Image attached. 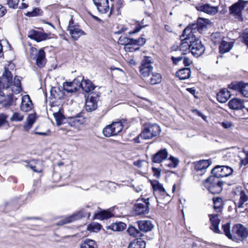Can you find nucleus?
I'll list each match as a JSON object with an SVG mask.
<instances>
[{"instance_id": "59", "label": "nucleus", "mask_w": 248, "mask_h": 248, "mask_svg": "<svg viewBox=\"0 0 248 248\" xmlns=\"http://www.w3.org/2000/svg\"><path fill=\"white\" fill-rule=\"evenodd\" d=\"M152 170L154 172V175L156 178H159L160 176V170L157 168H152Z\"/></svg>"}, {"instance_id": "8", "label": "nucleus", "mask_w": 248, "mask_h": 248, "mask_svg": "<svg viewBox=\"0 0 248 248\" xmlns=\"http://www.w3.org/2000/svg\"><path fill=\"white\" fill-rule=\"evenodd\" d=\"M209 20L206 18L199 17L196 23L189 25L185 30L184 32H188L189 34H197L198 33H202L203 29L206 27Z\"/></svg>"}, {"instance_id": "52", "label": "nucleus", "mask_w": 248, "mask_h": 248, "mask_svg": "<svg viewBox=\"0 0 248 248\" xmlns=\"http://www.w3.org/2000/svg\"><path fill=\"white\" fill-rule=\"evenodd\" d=\"M8 116L3 113L0 114V128L4 125L7 122V118Z\"/></svg>"}, {"instance_id": "22", "label": "nucleus", "mask_w": 248, "mask_h": 248, "mask_svg": "<svg viewBox=\"0 0 248 248\" xmlns=\"http://www.w3.org/2000/svg\"><path fill=\"white\" fill-rule=\"evenodd\" d=\"M32 101L28 95H25L22 97V101L20 106L22 111L28 112L32 108Z\"/></svg>"}, {"instance_id": "5", "label": "nucleus", "mask_w": 248, "mask_h": 248, "mask_svg": "<svg viewBox=\"0 0 248 248\" xmlns=\"http://www.w3.org/2000/svg\"><path fill=\"white\" fill-rule=\"evenodd\" d=\"M193 34L191 33H185L184 30L182 34L180 36V43H177L173 46L174 49L175 50H179L184 54L187 51L189 52L190 51L192 40H193Z\"/></svg>"}, {"instance_id": "7", "label": "nucleus", "mask_w": 248, "mask_h": 248, "mask_svg": "<svg viewBox=\"0 0 248 248\" xmlns=\"http://www.w3.org/2000/svg\"><path fill=\"white\" fill-rule=\"evenodd\" d=\"M30 57L31 59L35 61L36 65L39 68L43 67L46 63V53L43 48L38 50L37 48L31 47Z\"/></svg>"}, {"instance_id": "6", "label": "nucleus", "mask_w": 248, "mask_h": 248, "mask_svg": "<svg viewBox=\"0 0 248 248\" xmlns=\"http://www.w3.org/2000/svg\"><path fill=\"white\" fill-rule=\"evenodd\" d=\"M223 183L219 179L212 175L206 179L203 185L210 193L216 194L220 193L222 190Z\"/></svg>"}, {"instance_id": "39", "label": "nucleus", "mask_w": 248, "mask_h": 248, "mask_svg": "<svg viewBox=\"0 0 248 248\" xmlns=\"http://www.w3.org/2000/svg\"><path fill=\"white\" fill-rule=\"evenodd\" d=\"M214 208L217 212H221L223 208V201L221 198L217 197L213 199Z\"/></svg>"}, {"instance_id": "64", "label": "nucleus", "mask_w": 248, "mask_h": 248, "mask_svg": "<svg viewBox=\"0 0 248 248\" xmlns=\"http://www.w3.org/2000/svg\"><path fill=\"white\" fill-rule=\"evenodd\" d=\"M165 29L166 31H167L170 32L172 31L171 28L170 27L169 25H165Z\"/></svg>"}, {"instance_id": "30", "label": "nucleus", "mask_w": 248, "mask_h": 248, "mask_svg": "<svg viewBox=\"0 0 248 248\" xmlns=\"http://www.w3.org/2000/svg\"><path fill=\"white\" fill-rule=\"evenodd\" d=\"M230 108L232 109H241L245 108L243 101L238 98H234L228 103Z\"/></svg>"}, {"instance_id": "57", "label": "nucleus", "mask_w": 248, "mask_h": 248, "mask_svg": "<svg viewBox=\"0 0 248 248\" xmlns=\"http://www.w3.org/2000/svg\"><path fill=\"white\" fill-rule=\"evenodd\" d=\"M88 228L90 230L95 232V230H99L100 229V225L99 224H96L94 225H90L88 226Z\"/></svg>"}, {"instance_id": "10", "label": "nucleus", "mask_w": 248, "mask_h": 248, "mask_svg": "<svg viewBox=\"0 0 248 248\" xmlns=\"http://www.w3.org/2000/svg\"><path fill=\"white\" fill-rule=\"evenodd\" d=\"M123 126L122 122H113L111 124L107 125L103 130L105 136L110 137L118 135L122 131Z\"/></svg>"}, {"instance_id": "27", "label": "nucleus", "mask_w": 248, "mask_h": 248, "mask_svg": "<svg viewBox=\"0 0 248 248\" xmlns=\"http://www.w3.org/2000/svg\"><path fill=\"white\" fill-rule=\"evenodd\" d=\"M230 96V93L226 89H222L220 90L219 92L217 94V100L218 101L222 103L226 102Z\"/></svg>"}, {"instance_id": "60", "label": "nucleus", "mask_w": 248, "mask_h": 248, "mask_svg": "<svg viewBox=\"0 0 248 248\" xmlns=\"http://www.w3.org/2000/svg\"><path fill=\"white\" fill-rule=\"evenodd\" d=\"M246 157L241 160V164L242 165H246L248 164V152H245Z\"/></svg>"}, {"instance_id": "47", "label": "nucleus", "mask_w": 248, "mask_h": 248, "mask_svg": "<svg viewBox=\"0 0 248 248\" xmlns=\"http://www.w3.org/2000/svg\"><path fill=\"white\" fill-rule=\"evenodd\" d=\"M24 116L19 112H15L10 118L12 122H20L23 120Z\"/></svg>"}, {"instance_id": "40", "label": "nucleus", "mask_w": 248, "mask_h": 248, "mask_svg": "<svg viewBox=\"0 0 248 248\" xmlns=\"http://www.w3.org/2000/svg\"><path fill=\"white\" fill-rule=\"evenodd\" d=\"M36 120V116L35 114H31L29 115L27 119V124L24 125V128L26 130H29L32 126V124L35 122Z\"/></svg>"}, {"instance_id": "33", "label": "nucleus", "mask_w": 248, "mask_h": 248, "mask_svg": "<svg viewBox=\"0 0 248 248\" xmlns=\"http://www.w3.org/2000/svg\"><path fill=\"white\" fill-rule=\"evenodd\" d=\"M68 31L71 37L75 40H77L81 36L86 34L83 31L79 28L78 26Z\"/></svg>"}, {"instance_id": "58", "label": "nucleus", "mask_w": 248, "mask_h": 248, "mask_svg": "<svg viewBox=\"0 0 248 248\" xmlns=\"http://www.w3.org/2000/svg\"><path fill=\"white\" fill-rule=\"evenodd\" d=\"M183 62L186 66H188L191 63V61L189 58L183 57Z\"/></svg>"}, {"instance_id": "15", "label": "nucleus", "mask_w": 248, "mask_h": 248, "mask_svg": "<svg viewBox=\"0 0 248 248\" xmlns=\"http://www.w3.org/2000/svg\"><path fill=\"white\" fill-rule=\"evenodd\" d=\"M248 3V1L238 0L229 7L230 14L233 16H240L242 15V11L244 10L246 4Z\"/></svg>"}, {"instance_id": "25", "label": "nucleus", "mask_w": 248, "mask_h": 248, "mask_svg": "<svg viewBox=\"0 0 248 248\" xmlns=\"http://www.w3.org/2000/svg\"><path fill=\"white\" fill-rule=\"evenodd\" d=\"M209 217L211 223L210 227L211 230L215 233H220V231L218 228L220 219L218 218V215L217 214H210Z\"/></svg>"}, {"instance_id": "21", "label": "nucleus", "mask_w": 248, "mask_h": 248, "mask_svg": "<svg viewBox=\"0 0 248 248\" xmlns=\"http://www.w3.org/2000/svg\"><path fill=\"white\" fill-rule=\"evenodd\" d=\"M218 7L217 5H212L207 3L196 7L197 10L204 12L208 14L215 15L218 12Z\"/></svg>"}, {"instance_id": "45", "label": "nucleus", "mask_w": 248, "mask_h": 248, "mask_svg": "<svg viewBox=\"0 0 248 248\" xmlns=\"http://www.w3.org/2000/svg\"><path fill=\"white\" fill-rule=\"evenodd\" d=\"M42 10L39 8H35L32 11L28 12L26 15L29 17H33L41 15Z\"/></svg>"}, {"instance_id": "4", "label": "nucleus", "mask_w": 248, "mask_h": 248, "mask_svg": "<svg viewBox=\"0 0 248 248\" xmlns=\"http://www.w3.org/2000/svg\"><path fill=\"white\" fill-rule=\"evenodd\" d=\"M150 198H141L137 199L133 207L132 212L135 216L148 214L150 211Z\"/></svg>"}, {"instance_id": "35", "label": "nucleus", "mask_w": 248, "mask_h": 248, "mask_svg": "<svg viewBox=\"0 0 248 248\" xmlns=\"http://www.w3.org/2000/svg\"><path fill=\"white\" fill-rule=\"evenodd\" d=\"M146 244L145 241L141 239H137L131 242L128 248H145Z\"/></svg>"}, {"instance_id": "9", "label": "nucleus", "mask_w": 248, "mask_h": 248, "mask_svg": "<svg viewBox=\"0 0 248 248\" xmlns=\"http://www.w3.org/2000/svg\"><path fill=\"white\" fill-rule=\"evenodd\" d=\"M198 34H193L191 44L190 52L195 57H199L204 52L205 47L202 41L197 37Z\"/></svg>"}, {"instance_id": "19", "label": "nucleus", "mask_w": 248, "mask_h": 248, "mask_svg": "<svg viewBox=\"0 0 248 248\" xmlns=\"http://www.w3.org/2000/svg\"><path fill=\"white\" fill-rule=\"evenodd\" d=\"M85 118L80 113L75 117L69 118L68 123L71 126L78 129L80 126L85 123Z\"/></svg>"}, {"instance_id": "63", "label": "nucleus", "mask_w": 248, "mask_h": 248, "mask_svg": "<svg viewBox=\"0 0 248 248\" xmlns=\"http://www.w3.org/2000/svg\"><path fill=\"white\" fill-rule=\"evenodd\" d=\"M28 4L25 3H22L21 6L19 7V8L21 9H24L28 7Z\"/></svg>"}, {"instance_id": "56", "label": "nucleus", "mask_w": 248, "mask_h": 248, "mask_svg": "<svg viewBox=\"0 0 248 248\" xmlns=\"http://www.w3.org/2000/svg\"><path fill=\"white\" fill-rule=\"evenodd\" d=\"M183 57L180 56V57H175L174 56L171 57V59L173 62V63L175 64H177L179 62L183 60Z\"/></svg>"}, {"instance_id": "26", "label": "nucleus", "mask_w": 248, "mask_h": 248, "mask_svg": "<svg viewBox=\"0 0 248 248\" xmlns=\"http://www.w3.org/2000/svg\"><path fill=\"white\" fill-rule=\"evenodd\" d=\"M239 199H235L234 203L235 206L240 208L243 205L248 202V195L244 190H241L239 193Z\"/></svg>"}, {"instance_id": "54", "label": "nucleus", "mask_w": 248, "mask_h": 248, "mask_svg": "<svg viewBox=\"0 0 248 248\" xmlns=\"http://www.w3.org/2000/svg\"><path fill=\"white\" fill-rule=\"evenodd\" d=\"M243 41L248 47V30H246L243 33Z\"/></svg>"}, {"instance_id": "48", "label": "nucleus", "mask_w": 248, "mask_h": 248, "mask_svg": "<svg viewBox=\"0 0 248 248\" xmlns=\"http://www.w3.org/2000/svg\"><path fill=\"white\" fill-rule=\"evenodd\" d=\"M146 42L145 38L141 37L138 39L133 38V45H138L139 46H143Z\"/></svg>"}, {"instance_id": "29", "label": "nucleus", "mask_w": 248, "mask_h": 248, "mask_svg": "<svg viewBox=\"0 0 248 248\" xmlns=\"http://www.w3.org/2000/svg\"><path fill=\"white\" fill-rule=\"evenodd\" d=\"M137 223L140 231L144 232L150 231L154 227L151 221L149 220H140Z\"/></svg>"}, {"instance_id": "50", "label": "nucleus", "mask_w": 248, "mask_h": 248, "mask_svg": "<svg viewBox=\"0 0 248 248\" xmlns=\"http://www.w3.org/2000/svg\"><path fill=\"white\" fill-rule=\"evenodd\" d=\"M241 93L245 97H248V83H243Z\"/></svg>"}, {"instance_id": "61", "label": "nucleus", "mask_w": 248, "mask_h": 248, "mask_svg": "<svg viewBox=\"0 0 248 248\" xmlns=\"http://www.w3.org/2000/svg\"><path fill=\"white\" fill-rule=\"evenodd\" d=\"M7 10L6 8L1 5H0V17L4 16Z\"/></svg>"}, {"instance_id": "17", "label": "nucleus", "mask_w": 248, "mask_h": 248, "mask_svg": "<svg viewBox=\"0 0 248 248\" xmlns=\"http://www.w3.org/2000/svg\"><path fill=\"white\" fill-rule=\"evenodd\" d=\"M94 4L97 7L99 12L102 14H105L110 10L109 15L110 16L112 13L113 10L112 7L110 9L108 0H93Z\"/></svg>"}, {"instance_id": "1", "label": "nucleus", "mask_w": 248, "mask_h": 248, "mask_svg": "<svg viewBox=\"0 0 248 248\" xmlns=\"http://www.w3.org/2000/svg\"><path fill=\"white\" fill-rule=\"evenodd\" d=\"M11 72L5 68L4 72L0 77V104L5 108L16 105L17 98L15 97L11 92L16 94L19 93L22 90L20 77L16 76L14 82Z\"/></svg>"}, {"instance_id": "13", "label": "nucleus", "mask_w": 248, "mask_h": 248, "mask_svg": "<svg viewBox=\"0 0 248 248\" xmlns=\"http://www.w3.org/2000/svg\"><path fill=\"white\" fill-rule=\"evenodd\" d=\"M233 172L232 168L227 166H217L211 171L212 176L218 178L227 177Z\"/></svg>"}, {"instance_id": "23", "label": "nucleus", "mask_w": 248, "mask_h": 248, "mask_svg": "<svg viewBox=\"0 0 248 248\" xmlns=\"http://www.w3.org/2000/svg\"><path fill=\"white\" fill-rule=\"evenodd\" d=\"M168 156V153L166 149H161L155 154L152 157V161L156 163H160L166 160Z\"/></svg>"}, {"instance_id": "12", "label": "nucleus", "mask_w": 248, "mask_h": 248, "mask_svg": "<svg viewBox=\"0 0 248 248\" xmlns=\"http://www.w3.org/2000/svg\"><path fill=\"white\" fill-rule=\"evenodd\" d=\"M153 67L152 66V59L149 57H145L142 60L140 67V72L142 77L146 79L152 74Z\"/></svg>"}, {"instance_id": "28", "label": "nucleus", "mask_w": 248, "mask_h": 248, "mask_svg": "<svg viewBox=\"0 0 248 248\" xmlns=\"http://www.w3.org/2000/svg\"><path fill=\"white\" fill-rule=\"evenodd\" d=\"M195 169L197 171H201L203 173L206 169L209 166L210 162L208 160H201L194 162Z\"/></svg>"}, {"instance_id": "16", "label": "nucleus", "mask_w": 248, "mask_h": 248, "mask_svg": "<svg viewBox=\"0 0 248 248\" xmlns=\"http://www.w3.org/2000/svg\"><path fill=\"white\" fill-rule=\"evenodd\" d=\"M50 34L35 30H31L28 31V37L40 42L50 38Z\"/></svg>"}, {"instance_id": "55", "label": "nucleus", "mask_w": 248, "mask_h": 248, "mask_svg": "<svg viewBox=\"0 0 248 248\" xmlns=\"http://www.w3.org/2000/svg\"><path fill=\"white\" fill-rule=\"evenodd\" d=\"M221 125L226 129H228L231 128L232 125V123L231 122L229 121H225L221 123Z\"/></svg>"}, {"instance_id": "36", "label": "nucleus", "mask_w": 248, "mask_h": 248, "mask_svg": "<svg viewBox=\"0 0 248 248\" xmlns=\"http://www.w3.org/2000/svg\"><path fill=\"white\" fill-rule=\"evenodd\" d=\"M79 248H97V246L94 240L87 238L80 244Z\"/></svg>"}, {"instance_id": "34", "label": "nucleus", "mask_w": 248, "mask_h": 248, "mask_svg": "<svg viewBox=\"0 0 248 248\" xmlns=\"http://www.w3.org/2000/svg\"><path fill=\"white\" fill-rule=\"evenodd\" d=\"M113 216V214L108 210H102L94 214L95 217L100 220L108 219Z\"/></svg>"}, {"instance_id": "42", "label": "nucleus", "mask_w": 248, "mask_h": 248, "mask_svg": "<svg viewBox=\"0 0 248 248\" xmlns=\"http://www.w3.org/2000/svg\"><path fill=\"white\" fill-rule=\"evenodd\" d=\"M119 41L121 45L126 46L125 48H128L127 46L133 45V38H129L125 36H121L119 38ZM128 48H130L128 47Z\"/></svg>"}, {"instance_id": "53", "label": "nucleus", "mask_w": 248, "mask_h": 248, "mask_svg": "<svg viewBox=\"0 0 248 248\" xmlns=\"http://www.w3.org/2000/svg\"><path fill=\"white\" fill-rule=\"evenodd\" d=\"M78 25L76 24H75L73 20V16H71V18L69 21L68 26L67 27V31H69L71 30V29H73L76 27H77Z\"/></svg>"}, {"instance_id": "18", "label": "nucleus", "mask_w": 248, "mask_h": 248, "mask_svg": "<svg viewBox=\"0 0 248 248\" xmlns=\"http://www.w3.org/2000/svg\"><path fill=\"white\" fill-rule=\"evenodd\" d=\"M151 185L154 190V194L157 203L160 202L159 200L160 196H164L167 193L162 184L157 181L151 182Z\"/></svg>"}, {"instance_id": "44", "label": "nucleus", "mask_w": 248, "mask_h": 248, "mask_svg": "<svg viewBox=\"0 0 248 248\" xmlns=\"http://www.w3.org/2000/svg\"><path fill=\"white\" fill-rule=\"evenodd\" d=\"M53 115L55 119L57 124L59 126L61 125L62 121L64 119V115L60 111L54 113Z\"/></svg>"}, {"instance_id": "20", "label": "nucleus", "mask_w": 248, "mask_h": 248, "mask_svg": "<svg viewBox=\"0 0 248 248\" xmlns=\"http://www.w3.org/2000/svg\"><path fill=\"white\" fill-rule=\"evenodd\" d=\"M99 100V96L98 95L93 94L88 97L86 99L85 108L89 112H91L95 110L97 107V102Z\"/></svg>"}, {"instance_id": "31", "label": "nucleus", "mask_w": 248, "mask_h": 248, "mask_svg": "<svg viewBox=\"0 0 248 248\" xmlns=\"http://www.w3.org/2000/svg\"><path fill=\"white\" fill-rule=\"evenodd\" d=\"M151 77H149L145 80L152 85H155L161 82L162 77L160 74L152 73Z\"/></svg>"}, {"instance_id": "43", "label": "nucleus", "mask_w": 248, "mask_h": 248, "mask_svg": "<svg viewBox=\"0 0 248 248\" xmlns=\"http://www.w3.org/2000/svg\"><path fill=\"white\" fill-rule=\"evenodd\" d=\"M243 84V82H233L229 85V88L233 90L238 91L241 93Z\"/></svg>"}, {"instance_id": "32", "label": "nucleus", "mask_w": 248, "mask_h": 248, "mask_svg": "<svg viewBox=\"0 0 248 248\" xmlns=\"http://www.w3.org/2000/svg\"><path fill=\"white\" fill-rule=\"evenodd\" d=\"M191 71L189 68H184L178 70L176 76L181 80L188 78L190 76Z\"/></svg>"}, {"instance_id": "14", "label": "nucleus", "mask_w": 248, "mask_h": 248, "mask_svg": "<svg viewBox=\"0 0 248 248\" xmlns=\"http://www.w3.org/2000/svg\"><path fill=\"white\" fill-rule=\"evenodd\" d=\"M82 77L78 76L72 82H65L63 84V87L65 91L68 93H75L80 88V82L82 81Z\"/></svg>"}, {"instance_id": "49", "label": "nucleus", "mask_w": 248, "mask_h": 248, "mask_svg": "<svg viewBox=\"0 0 248 248\" xmlns=\"http://www.w3.org/2000/svg\"><path fill=\"white\" fill-rule=\"evenodd\" d=\"M19 0H7V3L11 8L16 9L17 7Z\"/></svg>"}, {"instance_id": "46", "label": "nucleus", "mask_w": 248, "mask_h": 248, "mask_svg": "<svg viewBox=\"0 0 248 248\" xmlns=\"http://www.w3.org/2000/svg\"><path fill=\"white\" fill-rule=\"evenodd\" d=\"M148 25L144 23V20L143 19L140 23H138L136 25L133 31L130 32L129 34H134L140 31L142 28L147 26Z\"/></svg>"}, {"instance_id": "2", "label": "nucleus", "mask_w": 248, "mask_h": 248, "mask_svg": "<svg viewBox=\"0 0 248 248\" xmlns=\"http://www.w3.org/2000/svg\"><path fill=\"white\" fill-rule=\"evenodd\" d=\"M224 232L230 239L235 240L239 239L242 241L248 236V230L240 224L234 225L232 229V233L230 232V224L226 223L222 226Z\"/></svg>"}, {"instance_id": "24", "label": "nucleus", "mask_w": 248, "mask_h": 248, "mask_svg": "<svg viewBox=\"0 0 248 248\" xmlns=\"http://www.w3.org/2000/svg\"><path fill=\"white\" fill-rule=\"evenodd\" d=\"M96 86L89 79H84L82 77V81L80 82V88L83 91L89 93H92L93 91Z\"/></svg>"}, {"instance_id": "38", "label": "nucleus", "mask_w": 248, "mask_h": 248, "mask_svg": "<svg viewBox=\"0 0 248 248\" xmlns=\"http://www.w3.org/2000/svg\"><path fill=\"white\" fill-rule=\"evenodd\" d=\"M126 224L122 222H118L112 224L108 226V228L113 230V231H122L126 228Z\"/></svg>"}, {"instance_id": "51", "label": "nucleus", "mask_w": 248, "mask_h": 248, "mask_svg": "<svg viewBox=\"0 0 248 248\" xmlns=\"http://www.w3.org/2000/svg\"><path fill=\"white\" fill-rule=\"evenodd\" d=\"M169 160V161L171 162L170 165L171 166L172 168H175L178 165L179 161L177 158L170 156Z\"/></svg>"}, {"instance_id": "41", "label": "nucleus", "mask_w": 248, "mask_h": 248, "mask_svg": "<svg viewBox=\"0 0 248 248\" xmlns=\"http://www.w3.org/2000/svg\"><path fill=\"white\" fill-rule=\"evenodd\" d=\"M127 232L130 236L134 237H140L142 235V233L134 226H130Z\"/></svg>"}, {"instance_id": "3", "label": "nucleus", "mask_w": 248, "mask_h": 248, "mask_svg": "<svg viewBox=\"0 0 248 248\" xmlns=\"http://www.w3.org/2000/svg\"><path fill=\"white\" fill-rule=\"evenodd\" d=\"M161 129L158 125L156 124L145 123L140 135L135 139L137 143H140V138L143 140H149L157 136Z\"/></svg>"}, {"instance_id": "37", "label": "nucleus", "mask_w": 248, "mask_h": 248, "mask_svg": "<svg viewBox=\"0 0 248 248\" xmlns=\"http://www.w3.org/2000/svg\"><path fill=\"white\" fill-rule=\"evenodd\" d=\"M232 47L231 43L222 40L219 47V52L222 54L229 52Z\"/></svg>"}, {"instance_id": "62", "label": "nucleus", "mask_w": 248, "mask_h": 248, "mask_svg": "<svg viewBox=\"0 0 248 248\" xmlns=\"http://www.w3.org/2000/svg\"><path fill=\"white\" fill-rule=\"evenodd\" d=\"M144 161L141 160H139L136 161H134L133 164L135 166H137L139 168H141L142 166V164L144 163Z\"/></svg>"}, {"instance_id": "11", "label": "nucleus", "mask_w": 248, "mask_h": 248, "mask_svg": "<svg viewBox=\"0 0 248 248\" xmlns=\"http://www.w3.org/2000/svg\"><path fill=\"white\" fill-rule=\"evenodd\" d=\"M90 216V213L85 212V210L82 209L69 217H65L62 219L57 223V224L59 226H61L65 224L71 223L76 220L81 219L82 217H89Z\"/></svg>"}]
</instances>
